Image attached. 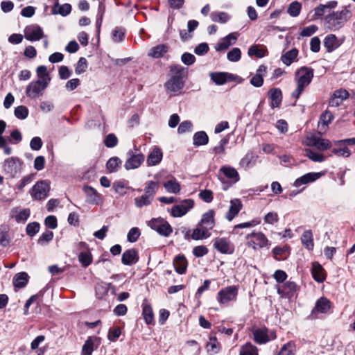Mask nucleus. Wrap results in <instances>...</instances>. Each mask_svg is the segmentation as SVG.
Segmentation results:
<instances>
[{"instance_id": "obj_55", "label": "nucleus", "mask_w": 355, "mask_h": 355, "mask_svg": "<svg viewBox=\"0 0 355 355\" xmlns=\"http://www.w3.org/2000/svg\"><path fill=\"white\" fill-rule=\"evenodd\" d=\"M241 52L240 49L235 47L227 54V59L231 62H237L241 59Z\"/></svg>"}, {"instance_id": "obj_29", "label": "nucleus", "mask_w": 355, "mask_h": 355, "mask_svg": "<svg viewBox=\"0 0 355 355\" xmlns=\"http://www.w3.org/2000/svg\"><path fill=\"white\" fill-rule=\"evenodd\" d=\"M28 281V275L25 272L16 274L13 277V284L15 288H21L24 287Z\"/></svg>"}, {"instance_id": "obj_11", "label": "nucleus", "mask_w": 355, "mask_h": 355, "mask_svg": "<svg viewBox=\"0 0 355 355\" xmlns=\"http://www.w3.org/2000/svg\"><path fill=\"white\" fill-rule=\"evenodd\" d=\"M49 189V185L46 181H40L33 187L31 194L35 200H42L47 197Z\"/></svg>"}, {"instance_id": "obj_39", "label": "nucleus", "mask_w": 355, "mask_h": 355, "mask_svg": "<svg viewBox=\"0 0 355 355\" xmlns=\"http://www.w3.org/2000/svg\"><path fill=\"white\" fill-rule=\"evenodd\" d=\"M164 187L167 192L171 193L176 194L180 191V185L175 178L166 182Z\"/></svg>"}, {"instance_id": "obj_15", "label": "nucleus", "mask_w": 355, "mask_h": 355, "mask_svg": "<svg viewBox=\"0 0 355 355\" xmlns=\"http://www.w3.org/2000/svg\"><path fill=\"white\" fill-rule=\"evenodd\" d=\"M215 211L213 209H209L204 213L202 216L200 220L198 223V226L205 227L209 231L212 230L215 226Z\"/></svg>"}, {"instance_id": "obj_12", "label": "nucleus", "mask_w": 355, "mask_h": 355, "mask_svg": "<svg viewBox=\"0 0 355 355\" xmlns=\"http://www.w3.org/2000/svg\"><path fill=\"white\" fill-rule=\"evenodd\" d=\"M277 293L282 297L291 298L293 297L298 291V286L294 282L288 281L281 286H277Z\"/></svg>"}, {"instance_id": "obj_4", "label": "nucleus", "mask_w": 355, "mask_h": 355, "mask_svg": "<svg viewBox=\"0 0 355 355\" xmlns=\"http://www.w3.org/2000/svg\"><path fill=\"white\" fill-rule=\"evenodd\" d=\"M22 161L17 157H11L3 162V170L10 178H14L21 173Z\"/></svg>"}, {"instance_id": "obj_62", "label": "nucleus", "mask_w": 355, "mask_h": 355, "mask_svg": "<svg viewBox=\"0 0 355 355\" xmlns=\"http://www.w3.org/2000/svg\"><path fill=\"white\" fill-rule=\"evenodd\" d=\"M199 197L205 202L209 203L213 200V192L209 189L201 190Z\"/></svg>"}, {"instance_id": "obj_47", "label": "nucleus", "mask_w": 355, "mask_h": 355, "mask_svg": "<svg viewBox=\"0 0 355 355\" xmlns=\"http://www.w3.org/2000/svg\"><path fill=\"white\" fill-rule=\"evenodd\" d=\"M295 345L293 341H289L281 348L278 355H295Z\"/></svg>"}, {"instance_id": "obj_46", "label": "nucleus", "mask_w": 355, "mask_h": 355, "mask_svg": "<svg viewBox=\"0 0 355 355\" xmlns=\"http://www.w3.org/2000/svg\"><path fill=\"white\" fill-rule=\"evenodd\" d=\"M239 355H259L258 349L256 346L248 343L241 347Z\"/></svg>"}, {"instance_id": "obj_20", "label": "nucleus", "mask_w": 355, "mask_h": 355, "mask_svg": "<svg viewBox=\"0 0 355 355\" xmlns=\"http://www.w3.org/2000/svg\"><path fill=\"white\" fill-rule=\"evenodd\" d=\"M311 274L313 278L317 282H323L326 279L325 271L322 265L318 262H313L312 263Z\"/></svg>"}, {"instance_id": "obj_2", "label": "nucleus", "mask_w": 355, "mask_h": 355, "mask_svg": "<svg viewBox=\"0 0 355 355\" xmlns=\"http://www.w3.org/2000/svg\"><path fill=\"white\" fill-rule=\"evenodd\" d=\"M313 78V69L307 67H302L295 73V80L297 83L296 89L293 92V98H299L301 94L311 83Z\"/></svg>"}, {"instance_id": "obj_36", "label": "nucleus", "mask_w": 355, "mask_h": 355, "mask_svg": "<svg viewBox=\"0 0 355 355\" xmlns=\"http://www.w3.org/2000/svg\"><path fill=\"white\" fill-rule=\"evenodd\" d=\"M212 21L225 24L230 19V15L225 12H212L210 15Z\"/></svg>"}, {"instance_id": "obj_14", "label": "nucleus", "mask_w": 355, "mask_h": 355, "mask_svg": "<svg viewBox=\"0 0 355 355\" xmlns=\"http://www.w3.org/2000/svg\"><path fill=\"white\" fill-rule=\"evenodd\" d=\"M349 96V92L345 89H340L334 92L329 99V105L331 107H338L343 101Z\"/></svg>"}, {"instance_id": "obj_9", "label": "nucleus", "mask_w": 355, "mask_h": 355, "mask_svg": "<svg viewBox=\"0 0 355 355\" xmlns=\"http://www.w3.org/2000/svg\"><path fill=\"white\" fill-rule=\"evenodd\" d=\"M213 245L222 254H232L234 252V245L227 238L217 237L214 239Z\"/></svg>"}, {"instance_id": "obj_28", "label": "nucleus", "mask_w": 355, "mask_h": 355, "mask_svg": "<svg viewBox=\"0 0 355 355\" xmlns=\"http://www.w3.org/2000/svg\"><path fill=\"white\" fill-rule=\"evenodd\" d=\"M175 271L179 274L185 273L187 268V261L184 255L176 256L173 260Z\"/></svg>"}, {"instance_id": "obj_26", "label": "nucleus", "mask_w": 355, "mask_h": 355, "mask_svg": "<svg viewBox=\"0 0 355 355\" xmlns=\"http://www.w3.org/2000/svg\"><path fill=\"white\" fill-rule=\"evenodd\" d=\"M163 153L159 148H155L148 155L147 164L148 166H155L158 164L162 159Z\"/></svg>"}, {"instance_id": "obj_57", "label": "nucleus", "mask_w": 355, "mask_h": 355, "mask_svg": "<svg viewBox=\"0 0 355 355\" xmlns=\"http://www.w3.org/2000/svg\"><path fill=\"white\" fill-rule=\"evenodd\" d=\"M28 110L26 106L20 105L15 108V116L19 119H25L28 116Z\"/></svg>"}, {"instance_id": "obj_51", "label": "nucleus", "mask_w": 355, "mask_h": 355, "mask_svg": "<svg viewBox=\"0 0 355 355\" xmlns=\"http://www.w3.org/2000/svg\"><path fill=\"white\" fill-rule=\"evenodd\" d=\"M78 260L84 267H87L92 263V257L90 252L83 251L78 256Z\"/></svg>"}, {"instance_id": "obj_16", "label": "nucleus", "mask_w": 355, "mask_h": 355, "mask_svg": "<svg viewBox=\"0 0 355 355\" xmlns=\"http://www.w3.org/2000/svg\"><path fill=\"white\" fill-rule=\"evenodd\" d=\"M308 145L314 146L320 151H324L331 148V143L329 139L313 136L309 138Z\"/></svg>"}, {"instance_id": "obj_3", "label": "nucleus", "mask_w": 355, "mask_h": 355, "mask_svg": "<svg viewBox=\"0 0 355 355\" xmlns=\"http://www.w3.org/2000/svg\"><path fill=\"white\" fill-rule=\"evenodd\" d=\"M350 17V10L344 8L341 10L329 13L324 17V22L331 31H336L345 26Z\"/></svg>"}, {"instance_id": "obj_38", "label": "nucleus", "mask_w": 355, "mask_h": 355, "mask_svg": "<svg viewBox=\"0 0 355 355\" xmlns=\"http://www.w3.org/2000/svg\"><path fill=\"white\" fill-rule=\"evenodd\" d=\"M209 141L207 135L204 131L197 132L193 135V145L198 146L206 145Z\"/></svg>"}, {"instance_id": "obj_21", "label": "nucleus", "mask_w": 355, "mask_h": 355, "mask_svg": "<svg viewBox=\"0 0 355 355\" xmlns=\"http://www.w3.org/2000/svg\"><path fill=\"white\" fill-rule=\"evenodd\" d=\"M242 204L239 199H233L230 201V206L226 215V218L231 221L240 211Z\"/></svg>"}, {"instance_id": "obj_1", "label": "nucleus", "mask_w": 355, "mask_h": 355, "mask_svg": "<svg viewBox=\"0 0 355 355\" xmlns=\"http://www.w3.org/2000/svg\"><path fill=\"white\" fill-rule=\"evenodd\" d=\"M170 71L172 75L164 84V87L170 96H175L180 94L184 87L183 78L187 76V70L181 65L175 64L170 67Z\"/></svg>"}, {"instance_id": "obj_6", "label": "nucleus", "mask_w": 355, "mask_h": 355, "mask_svg": "<svg viewBox=\"0 0 355 355\" xmlns=\"http://www.w3.org/2000/svg\"><path fill=\"white\" fill-rule=\"evenodd\" d=\"M239 288L236 286H229L219 291L216 299L222 304H227L236 300Z\"/></svg>"}, {"instance_id": "obj_59", "label": "nucleus", "mask_w": 355, "mask_h": 355, "mask_svg": "<svg viewBox=\"0 0 355 355\" xmlns=\"http://www.w3.org/2000/svg\"><path fill=\"white\" fill-rule=\"evenodd\" d=\"M29 216L30 210L28 209H24L18 211L13 217L15 218L16 221L19 223L26 220Z\"/></svg>"}, {"instance_id": "obj_64", "label": "nucleus", "mask_w": 355, "mask_h": 355, "mask_svg": "<svg viewBox=\"0 0 355 355\" xmlns=\"http://www.w3.org/2000/svg\"><path fill=\"white\" fill-rule=\"evenodd\" d=\"M248 53L250 56L256 55L257 58H263L265 56L264 51L259 49L256 45L250 46Z\"/></svg>"}, {"instance_id": "obj_63", "label": "nucleus", "mask_w": 355, "mask_h": 355, "mask_svg": "<svg viewBox=\"0 0 355 355\" xmlns=\"http://www.w3.org/2000/svg\"><path fill=\"white\" fill-rule=\"evenodd\" d=\"M125 35L124 30L121 28H116L112 32V40L115 42H119L123 40Z\"/></svg>"}, {"instance_id": "obj_60", "label": "nucleus", "mask_w": 355, "mask_h": 355, "mask_svg": "<svg viewBox=\"0 0 355 355\" xmlns=\"http://www.w3.org/2000/svg\"><path fill=\"white\" fill-rule=\"evenodd\" d=\"M39 230L40 224L37 222H33L27 225L26 231L28 235L33 236L39 232Z\"/></svg>"}, {"instance_id": "obj_34", "label": "nucleus", "mask_w": 355, "mask_h": 355, "mask_svg": "<svg viewBox=\"0 0 355 355\" xmlns=\"http://www.w3.org/2000/svg\"><path fill=\"white\" fill-rule=\"evenodd\" d=\"M331 307V302L326 297H320L317 300L315 309L320 313H326Z\"/></svg>"}, {"instance_id": "obj_49", "label": "nucleus", "mask_w": 355, "mask_h": 355, "mask_svg": "<svg viewBox=\"0 0 355 355\" xmlns=\"http://www.w3.org/2000/svg\"><path fill=\"white\" fill-rule=\"evenodd\" d=\"M226 72H213L210 73V78L218 85H224L226 83Z\"/></svg>"}, {"instance_id": "obj_31", "label": "nucleus", "mask_w": 355, "mask_h": 355, "mask_svg": "<svg viewBox=\"0 0 355 355\" xmlns=\"http://www.w3.org/2000/svg\"><path fill=\"white\" fill-rule=\"evenodd\" d=\"M253 336L255 342L259 344H263L268 342L266 328H260L254 329L253 331Z\"/></svg>"}, {"instance_id": "obj_45", "label": "nucleus", "mask_w": 355, "mask_h": 355, "mask_svg": "<svg viewBox=\"0 0 355 355\" xmlns=\"http://www.w3.org/2000/svg\"><path fill=\"white\" fill-rule=\"evenodd\" d=\"M157 189V183L154 181H149L147 182L146 186L145 187L144 194L149 197L150 199L153 200Z\"/></svg>"}, {"instance_id": "obj_52", "label": "nucleus", "mask_w": 355, "mask_h": 355, "mask_svg": "<svg viewBox=\"0 0 355 355\" xmlns=\"http://www.w3.org/2000/svg\"><path fill=\"white\" fill-rule=\"evenodd\" d=\"M254 162V155L252 153H248L240 161L241 167L246 169L252 165Z\"/></svg>"}, {"instance_id": "obj_33", "label": "nucleus", "mask_w": 355, "mask_h": 355, "mask_svg": "<svg viewBox=\"0 0 355 355\" xmlns=\"http://www.w3.org/2000/svg\"><path fill=\"white\" fill-rule=\"evenodd\" d=\"M298 55V50L295 48L287 51L282 55L281 60L286 66L291 65Z\"/></svg>"}, {"instance_id": "obj_13", "label": "nucleus", "mask_w": 355, "mask_h": 355, "mask_svg": "<svg viewBox=\"0 0 355 355\" xmlns=\"http://www.w3.org/2000/svg\"><path fill=\"white\" fill-rule=\"evenodd\" d=\"M43 36L42 29L37 25L29 26L24 29V37L28 41H38Z\"/></svg>"}, {"instance_id": "obj_18", "label": "nucleus", "mask_w": 355, "mask_h": 355, "mask_svg": "<svg viewBox=\"0 0 355 355\" xmlns=\"http://www.w3.org/2000/svg\"><path fill=\"white\" fill-rule=\"evenodd\" d=\"M139 260V255L135 249L125 250L121 257V262L126 266H131L136 263Z\"/></svg>"}, {"instance_id": "obj_61", "label": "nucleus", "mask_w": 355, "mask_h": 355, "mask_svg": "<svg viewBox=\"0 0 355 355\" xmlns=\"http://www.w3.org/2000/svg\"><path fill=\"white\" fill-rule=\"evenodd\" d=\"M87 68V61L85 58H80L76 67V73L80 74L86 71Z\"/></svg>"}, {"instance_id": "obj_23", "label": "nucleus", "mask_w": 355, "mask_h": 355, "mask_svg": "<svg viewBox=\"0 0 355 355\" xmlns=\"http://www.w3.org/2000/svg\"><path fill=\"white\" fill-rule=\"evenodd\" d=\"M83 190L86 194V201L88 203L98 204L101 201V196L94 188L85 186Z\"/></svg>"}, {"instance_id": "obj_5", "label": "nucleus", "mask_w": 355, "mask_h": 355, "mask_svg": "<svg viewBox=\"0 0 355 355\" xmlns=\"http://www.w3.org/2000/svg\"><path fill=\"white\" fill-rule=\"evenodd\" d=\"M246 245L254 250L263 248L269 245V241L261 232H252L245 236Z\"/></svg>"}, {"instance_id": "obj_58", "label": "nucleus", "mask_w": 355, "mask_h": 355, "mask_svg": "<svg viewBox=\"0 0 355 355\" xmlns=\"http://www.w3.org/2000/svg\"><path fill=\"white\" fill-rule=\"evenodd\" d=\"M140 234V230L138 227H132L128 233L127 239L130 243L136 242Z\"/></svg>"}, {"instance_id": "obj_19", "label": "nucleus", "mask_w": 355, "mask_h": 355, "mask_svg": "<svg viewBox=\"0 0 355 355\" xmlns=\"http://www.w3.org/2000/svg\"><path fill=\"white\" fill-rule=\"evenodd\" d=\"M96 343H100V338L89 336L82 347L81 355H92Z\"/></svg>"}, {"instance_id": "obj_44", "label": "nucleus", "mask_w": 355, "mask_h": 355, "mask_svg": "<svg viewBox=\"0 0 355 355\" xmlns=\"http://www.w3.org/2000/svg\"><path fill=\"white\" fill-rule=\"evenodd\" d=\"M304 152L305 155L314 162H322L325 160L323 154L315 152L310 148L305 149Z\"/></svg>"}, {"instance_id": "obj_24", "label": "nucleus", "mask_w": 355, "mask_h": 355, "mask_svg": "<svg viewBox=\"0 0 355 355\" xmlns=\"http://www.w3.org/2000/svg\"><path fill=\"white\" fill-rule=\"evenodd\" d=\"M269 98L271 100V107H278L282 101V93L279 88H272L268 92Z\"/></svg>"}, {"instance_id": "obj_37", "label": "nucleus", "mask_w": 355, "mask_h": 355, "mask_svg": "<svg viewBox=\"0 0 355 355\" xmlns=\"http://www.w3.org/2000/svg\"><path fill=\"white\" fill-rule=\"evenodd\" d=\"M301 241L302 244L309 250H311L313 248V234L311 230H306L304 232L301 238Z\"/></svg>"}, {"instance_id": "obj_43", "label": "nucleus", "mask_w": 355, "mask_h": 355, "mask_svg": "<svg viewBox=\"0 0 355 355\" xmlns=\"http://www.w3.org/2000/svg\"><path fill=\"white\" fill-rule=\"evenodd\" d=\"M38 80L45 83L49 85L51 81V77L47 72V69L45 66H39L36 69Z\"/></svg>"}, {"instance_id": "obj_40", "label": "nucleus", "mask_w": 355, "mask_h": 355, "mask_svg": "<svg viewBox=\"0 0 355 355\" xmlns=\"http://www.w3.org/2000/svg\"><path fill=\"white\" fill-rule=\"evenodd\" d=\"M142 314L145 322L148 324H151L154 321V315L151 306L148 304H143Z\"/></svg>"}, {"instance_id": "obj_48", "label": "nucleus", "mask_w": 355, "mask_h": 355, "mask_svg": "<svg viewBox=\"0 0 355 355\" xmlns=\"http://www.w3.org/2000/svg\"><path fill=\"white\" fill-rule=\"evenodd\" d=\"M121 164V159L117 157H111L106 164L107 169L110 172H116Z\"/></svg>"}, {"instance_id": "obj_10", "label": "nucleus", "mask_w": 355, "mask_h": 355, "mask_svg": "<svg viewBox=\"0 0 355 355\" xmlns=\"http://www.w3.org/2000/svg\"><path fill=\"white\" fill-rule=\"evenodd\" d=\"M194 206V201L192 199L183 200L179 205L171 208V214L174 218H179L184 216Z\"/></svg>"}, {"instance_id": "obj_7", "label": "nucleus", "mask_w": 355, "mask_h": 355, "mask_svg": "<svg viewBox=\"0 0 355 355\" xmlns=\"http://www.w3.org/2000/svg\"><path fill=\"white\" fill-rule=\"evenodd\" d=\"M148 225L151 229L165 237L168 236L173 232L171 225L162 218H152L148 221Z\"/></svg>"}, {"instance_id": "obj_35", "label": "nucleus", "mask_w": 355, "mask_h": 355, "mask_svg": "<svg viewBox=\"0 0 355 355\" xmlns=\"http://www.w3.org/2000/svg\"><path fill=\"white\" fill-rule=\"evenodd\" d=\"M324 46L327 49L328 52H331L338 46V39L335 35H328L324 40Z\"/></svg>"}, {"instance_id": "obj_30", "label": "nucleus", "mask_w": 355, "mask_h": 355, "mask_svg": "<svg viewBox=\"0 0 355 355\" xmlns=\"http://www.w3.org/2000/svg\"><path fill=\"white\" fill-rule=\"evenodd\" d=\"M211 233L205 227L198 225L196 228L193 230L191 238L193 240H202L210 237Z\"/></svg>"}, {"instance_id": "obj_8", "label": "nucleus", "mask_w": 355, "mask_h": 355, "mask_svg": "<svg viewBox=\"0 0 355 355\" xmlns=\"http://www.w3.org/2000/svg\"><path fill=\"white\" fill-rule=\"evenodd\" d=\"M48 85L46 82L32 81L26 87V94L28 98H37L43 94Z\"/></svg>"}, {"instance_id": "obj_25", "label": "nucleus", "mask_w": 355, "mask_h": 355, "mask_svg": "<svg viewBox=\"0 0 355 355\" xmlns=\"http://www.w3.org/2000/svg\"><path fill=\"white\" fill-rule=\"evenodd\" d=\"M168 51V46L166 44H159L152 47L148 52V55L153 58H162Z\"/></svg>"}, {"instance_id": "obj_53", "label": "nucleus", "mask_w": 355, "mask_h": 355, "mask_svg": "<svg viewBox=\"0 0 355 355\" xmlns=\"http://www.w3.org/2000/svg\"><path fill=\"white\" fill-rule=\"evenodd\" d=\"M152 201L153 200L145 194L135 198V205L138 208H141L144 206H148L151 203Z\"/></svg>"}, {"instance_id": "obj_41", "label": "nucleus", "mask_w": 355, "mask_h": 355, "mask_svg": "<svg viewBox=\"0 0 355 355\" xmlns=\"http://www.w3.org/2000/svg\"><path fill=\"white\" fill-rule=\"evenodd\" d=\"M302 10V4L297 1L291 2L287 9L288 14L292 17L299 16Z\"/></svg>"}, {"instance_id": "obj_17", "label": "nucleus", "mask_w": 355, "mask_h": 355, "mask_svg": "<svg viewBox=\"0 0 355 355\" xmlns=\"http://www.w3.org/2000/svg\"><path fill=\"white\" fill-rule=\"evenodd\" d=\"M321 176V173L311 172L306 173L304 175L301 176L300 178L296 179V180L294 182V186L296 187H299L302 184L313 182L318 180Z\"/></svg>"}, {"instance_id": "obj_54", "label": "nucleus", "mask_w": 355, "mask_h": 355, "mask_svg": "<svg viewBox=\"0 0 355 355\" xmlns=\"http://www.w3.org/2000/svg\"><path fill=\"white\" fill-rule=\"evenodd\" d=\"M332 153L338 157H349L351 155L349 149L346 146H339L332 149Z\"/></svg>"}, {"instance_id": "obj_27", "label": "nucleus", "mask_w": 355, "mask_h": 355, "mask_svg": "<svg viewBox=\"0 0 355 355\" xmlns=\"http://www.w3.org/2000/svg\"><path fill=\"white\" fill-rule=\"evenodd\" d=\"M237 40V36L235 33H230L227 35L222 42L217 44L216 49L217 51H225L227 49L230 45L235 44Z\"/></svg>"}, {"instance_id": "obj_56", "label": "nucleus", "mask_w": 355, "mask_h": 355, "mask_svg": "<svg viewBox=\"0 0 355 355\" xmlns=\"http://www.w3.org/2000/svg\"><path fill=\"white\" fill-rule=\"evenodd\" d=\"M53 238V233L51 231L47 230L44 232L38 239V243L44 245L51 241Z\"/></svg>"}, {"instance_id": "obj_42", "label": "nucleus", "mask_w": 355, "mask_h": 355, "mask_svg": "<svg viewBox=\"0 0 355 355\" xmlns=\"http://www.w3.org/2000/svg\"><path fill=\"white\" fill-rule=\"evenodd\" d=\"M10 243L8 228L5 225H0V247H6Z\"/></svg>"}, {"instance_id": "obj_22", "label": "nucleus", "mask_w": 355, "mask_h": 355, "mask_svg": "<svg viewBox=\"0 0 355 355\" xmlns=\"http://www.w3.org/2000/svg\"><path fill=\"white\" fill-rule=\"evenodd\" d=\"M144 161V156L141 153L132 155L127 159L125 164V168L127 170L135 169L138 168Z\"/></svg>"}, {"instance_id": "obj_32", "label": "nucleus", "mask_w": 355, "mask_h": 355, "mask_svg": "<svg viewBox=\"0 0 355 355\" xmlns=\"http://www.w3.org/2000/svg\"><path fill=\"white\" fill-rule=\"evenodd\" d=\"M220 171L223 172L227 178L232 180L234 182H237L239 180V173L232 166H222L220 168Z\"/></svg>"}, {"instance_id": "obj_50", "label": "nucleus", "mask_w": 355, "mask_h": 355, "mask_svg": "<svg viewBox=\"0 0 355 355\" xmlns=\"http://www.w3.org/2000/svg\"><path fill=\"white\" fill-rule=\"evenodd\" d=\"M333 119V114L330 111L326 110L321 114L320 117L319 127L320 125L323 127L327 126L331 122Z\"/></svg>"}]
</instances>
